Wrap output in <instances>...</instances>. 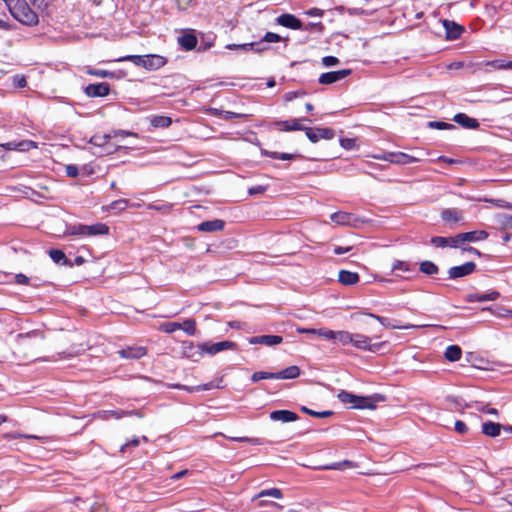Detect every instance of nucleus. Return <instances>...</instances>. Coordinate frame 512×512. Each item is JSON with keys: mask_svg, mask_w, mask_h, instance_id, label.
<instances>
[{"mask_svg": "<svg viewBox=\"0 0 512 512\" xmlns=\"http://www.w3.org/2000/svg\"><path fill=\"white\" fill-rule=\"evenodd\" d=\"M354 464L350 460H344L342 462H334L321 467L323 470H342L345 468H352Z\"/></svg>", "mask_w": 512, "mask_h": 512, "instance_id": "obj_39", "label": "nucleus"}, {"mask_svg": "<svg viewBox=\"0 0 512 512\" xmlns=\"http://www.w3.org/2000/svg\"><path fill=\"white\" fill-rule=\"evenodd\" d=\"M260 43L258 42H252V43H247V44H232V45H228L227 47L229 49H243V50H248V49H254V46H258Z\"/></svg>", "mask_w": 512, "mask_h": 512, "instance_id": "obj_59", "label": "nucleus"}, {"mask_svg": "<svg viewBox=\"0 0 512 512\" xmlns=\"http://www.w3.org/2000/svg\"><path fill=\"white\" fill-rule=\"evenodd\" d=\"M166 63L167 59L164 56L158 54H148L145 55L144 69L149 71L158 70L165 66Z\"/></svg>", "mask_w": 512, "mask_h": 512, "instance_id": "obj_11", "label": "nucleus"}, {"mask_svg": "<svg viewBox=\"0 0 512 512\" xmlns=\"http://www.w3.org/2000/svg\"><path fill=\"white\" fill-rule=\"evenodd\" d=\"M264 379H276V372L257 371L251 376L252 382H258Z\"/></svg>", "mask_w": 512, "mask_h": 512, "instance_id": "obj_45", "label": "nucleus"}, {"mask_svg": "<svg viewBox=\"0 0 512 512\" xmlns=\"http://www.w3.org/2000/svg\"><path fill=\"white\" fill-rule=\"evenodd\" d=\"M454 429L460 435L466 434L468 432V430H469L468 426L466 425V423L461 421V420H457L455 422Z\"/></svg>", "mask_w": 512, "mask_h": 512, "instance_id": "obj_58", "label": "nucleus"}, {"mask_svg": "<svg viewBox=\"0 0 512 512\" xmlns=\"http://www.w3.org/2000/svg\"><path fill=\"white\" fill-rule=\"evenodd\" d=\"M301 411H303L304 413H306V414H308L310 416L316 417V418H327V417H329V416H331L333 414V412L330 411V410L317 412V411L309 409V408H307L305 406H303L301 408Z\"/></svg>", "mask_w": 512, "mask_h": 512, "instance_id": "obj_47", "label": "nucleus"}, {"mask_svg": "<svg viewBox=\"0 0 512 512\" xmlns=\"http://www.w3.org/2000/svg\"><path fill=\"white\" fill-rule=\"evenodd\" d=\"M236 347V343L232 341H222L217 343H203L196 346L198 349V353L203 355L204 353L215 355L221 351L234 349Z\"/></svg>", "mask_w": 512, "mask_h": 512, "instance_id": "obj_2", "label": "nucleus"}, {"mask_svg": "<svg viewBox=\"0 0 512 512\" xmlns=\"http://www.w3.org/2000/svg\"><path fill=\"white\" fill-rule=\"evenodd\" d=\"M5 150H19V151H27L30 148L36 147L35 142L25 140L21 142H8L4 144H0Z\"/></svg>", "mask_w": 512, "mask_h": 512, "instance_id": "obj_28", "label": "nucleus"}, {"mask_svg": "<svg viewBox=\"0 0 512 512\" xmlns=\"http://www.w3.org/2000/svg\"><path fill=\"white\" fill-rule=\"evenodd\" d=\"M49 256L50 258L57 264L59 263H67L68 259L65 255V253L62 250L59 249H51L49 250Z\"/></svg>", "mask_w": 512, "mask_h": 512, "instance_id": "obj_43", "label": "nucleus"}, {"mask_svg": "<svg viewBox=\"0 0 512 512\" xmlns=\"http://www.w3.org/2000/svg\"><path fill=\"white\" fill-rule=\"evenodd\" d=\"M508 62L509 61L497 59V60H492V61H486L483 64L485 66H490L496 70H502V69H508V67L511 66L510 64H508Z\"/></svg>", "mask_w": 512, "mask_h": 512, "instance_id": "obj_48", "label": "nucleus"}, {"mask_svg": "<svg viewBox=\"0 0 512 512\" xmlns=\"http://www.w3.org/2000/svg\"><path fill=\"white\" fill-rule=\"evenodd\" d=\"M322 63L326 67L335 66L339 63V59L335 56H325L322 58Z\"/></svg>", "mask_w": 512, "mask_h": 512, "instance_id": "obj_60", "label": "nucleus"}, {"mask_svg": "<svg viewBox=\"0 0 512 512\" xmlns=\"http://www.w3.org/2000/svg\"><path fill=\"white\" fill-rule=\"evenodd\" d=\"M283 342V337L279 335H260L249 339L250 344H261L266 346H274Z\"/></svg>", "mask_w": 512, "mask_h": 512, "instance_id": "obj_13", "label": "nucleus"}, {"mask_svg": "<svg viewBox=\"0 0 512 512\" xmlns=\"http://www.w3.org/2000/svg\"><path fill=\"white\" fill-rule=\"evenodd\" d=\"M266 186L256 185L249 188L248 193L250 195L262 194L266 191Z\"/></svg>", "mask_w": 512, "mask_h": 512, "instance_id": "obj_64", "label": "nucleus"}, {"mask_svg": "<svg viewBox=\"0 0 512 512\" xmlns=\"http://www.w3.org/2000/svg\"><path fill=\"white\" fill-rule=\"evenodd\" d=\"M485 201L492 203L495 206L500 207V208L512 209V203L506 202L504 200H500V199H489L488 200V199H486Z\"/></svg>", "mask_w": 512, "mask_h": 512, "instance_id": "obj_57", "label": "nucleus"}, {"mask_svg": "<svg viewBox=\"0 0 512 512\" xmlns=\"http://www.w3.org/2000/svg\"><path fill=\"white\" fill-rule=\"evenodd\" d=\"M384 400L385 397L379 394H374L372 396H358L356 408L375 409L377 402Z\"/></svg>", "mask_w": 512, "mask_h": 512, "instance_id": "obj_10", "label": "nucleus"}, {"mask_svg": "<svg viewBox=\"0 0 512 512\" xmlns=\"http://www.w3.org/2000/svg\"><path fill=\"white\" fill-rule=\"evenodd\" d=\"M111 139V135L109 134H96L91 137L90 143L95 146H104Z\"/></svg>", "mask_w": 512, "mask_h": 512, "instance_id": "obj_46", "label": "nucleus"}, {"mask_svg": "<svg viewBox=\"0 0 512 512\" xmlns=\"http://www.w3.org/2000/svg\"><path fill=\"white\" fill-rule=\"evenodd\" d=\"M300 376V368L296 365L289 366L276 372V379H295Z\"/></svg>", "mask_w": 512, "mask_h": 512, "instance_id": "obj_29", "label": "nucleus"}, {"mask_svg": "<svg viewBox=\"0 0 512 512\" xmlns=\"http://www.w3.org/2000/svg\"><path fill=\"white\" fill-rule=\"evenodd\" d=\"M266 496L281 499L283 497V493L282 490L279 488L263 489L252 498V501Z\"/></svg>", "mask_w": 512, "mask_h": 512, "instance_id": "obj_33", "label": "nucleus"}, {"mask_svg": "<svg viewBox=\"0 0 512 512\" xmlns=\"http://www.w3.org/2000/svg\"><path fill=\"white\" fill-rule=\"evenodd\" d=\"M262 155H265V156L273 158V159H279V160H294V159L300 157V155H297V154L280 153V152L267 151V150H262Z\"/></svg>", "mask_w": 512, "mask_h": 512, "instance_id": "obj_34", "label": "nucleus"}, {"mask_svg": "<svg viewBox=\"0 0 512 512\" xmlns=\"http://www.w3.org/2000/svg\"><path fill=\"white\" fill-rule=\"evenodd\" d=\"M277 23L283 27L290 28L293 30H300V29H302V26H303L300 19L295 17L293 14H288V13L281 14L277 18Z\"/></svg>", "mask_w": 512, "mask_h": 512, "instance_id": "obj_12", "label": "nucleus"}, {"mask_svg": "<svg viewBox=\"0 0 512 512\" xmlns=\"http://www.w3.org/2000/svg\"><path fill=\"white\" fill-rule=\"evenodd\" d=\"M512 432V426H502L499 423L487 421L482 424V433L489 437H497L500 435L501 429Z\"/></svg>", "mask_w": 512, "mask_h": 512, "instance_id": "obj_9", "label": "nucleus"}, {"mask_svg": "<svg viewBox=\"0 0 512 512\" xmlns=\"http://www.w3.org/2000/svg\"><path fill=\"white\" fill-rule=\"evenodd\" d=\"M300 121H310L306 118L301 119H291V120H284V121H276L273 123L274 127L278 129L279 131H305L306 127L302 126L300 124Z\"/></svg>", "mask_w": 512, "mask_h": 512, "instance_id": "obj_6", "label": "nucleus"}, {"mask_svg": "<svg viewBox=\"0 0 512 512\" xmlns=\"http://www.w3.org/2000/svg\"><path fill=\"white\" fill-rule=\"evenodd\" d=\"M305 134L307 138L312 142L316 143L320 139L331 140L335 136V131L331 128H312L306 127Z\"/></svg>", "mask_w": 512, "mask_h": 512, "instance_id": "obj_4", "label": "nucleus"}, {"mask_svg": "<svg viewBox=\"0 0 512 512\" xmlns=\"http://www.w3.org/2000/svg\"><path fill=\"white\" fill-rule=\"evenodd\" d=\"M121 358L140 359L147 354V349L142 346L126 347L118 351Z\"/></svg>", "mask_w": 512, "mask_h": 512, "instance_id": "obj_15", "label": "nucleus"}, {"mask_svg": "<svg viewBox=\"0 0 512 512\" xmlns=\"http://www.w3.org/2000/svg\"><path fill=\"white\" fill-rule=\"evenodd\" d=\"M500 297V293L496 290H493L489 293H470L466 296V301L469 303L474 302H485V301H495Z\"/></svg>", "mask_w": 512, "mask_h": 512, "instance_id": "obj_14", "label": "nucleus"}, {"mask_svg": "<svg viewBox=\"0 0 512 512\" xmlns=\"http://www.w3.org/2000/svg\"><path fill=\"white\" fill-rule=\"evenodd\" d=\"M350 69H341L337 71H330L320 75L318 81L320 84L329 85L344 79L351 74Z\"/></svg>", "mask_w": 512, "mask_h": 512, "instance_id": "obj_5", "label": "nucleus"}, {"mask_svg": "<svg viewBox=\"0 0 512 512\" xmlns=\"http://www.w3.org/2000/svg\"><path fill=\"white\" fill-rule=\"evenodd\" d=\"M150 124L154 128H167L172 124V119L168 116L155 115L151 117Z\"/></svg>", "mask_w": 512, "mask_h": 512, "instance_id": "obj_32", "label": "nucleus"}, {"mask_svg": "<svg viewBox=\"0 0 512 512\" xmlns=\"http://www.w3.org/2000/svg\"><path fill=\"white\" fill-rule=\"evenodd\" d=\"M66 174L69 177L76 178L79 175V169L78 166L69 164L65 168Z\"/></svg>", "mask_w": 512, "mask_h": 512, "instance_id": "obj_62", "label": "nucleus"}, {"mask_svg": "<svg viewBox=\"0 0 512 512\" xmlns=\"http://www.w3.org/2000/svg\"><path fill=\"white\" fill-rule=\"evenodd\" d=\"M360 276L356 272L341 270L338 274V281L346 286L355 285L359 282Z\"/></svg>", "mask_w": 512, "mask_h": 512, "instance_id": "obj_24", "label": "nucleus"}, {"mask_svg": "<svg viewBox=\"0 0 512 512\" xmlns=\"http://www.w3.org/2000/svg\"><path fill=\"white\" fill-rule=\"evenodd\" d=\"M305 95V92L304 91H301V90H298V91H290V92H287L285 95H284V99L289 102V101H292L294 100L295 98H298V97H301V96H304Z\"/></svg>", "mask_w": 512, "mask_h": 512, "instance_id": "obj_61", "label": "nucleus"}, {"mask_svg": "<svg viewBox=\"0 0 512 512\" xmlns=\"http://www.w3.org/2000/svg\"><path fill=\"white\" fill-rule=\"evenodd\" d=\"M3 437L5 439H20V438L40 439V440H44L45 439L44 437H38V436H35V435L21 434V433H6V434H4Z\"/></svg>", "mask_w": 512, "mask_h": 512, "instance_id": "obj_51", "label": "nucleus"}, {"mask_svg": "<svg viewBox=\"0 0 512 512\" xmlns=\"http://www.w3.org/2000/svg\"><path fill=\"white\" fill-rule=\"evenodd\" d=\"M128 205V200L126 199H119V200H115L111 203V208L112 209H125Z\"/></svg>", "mask_w": 512, "mask_h": 512, "instance_id": "obj_63", "label": "nucleus"}, {"mask_svg": "<svg viewBox=\"0 0 512 512\" xmlns=\"http://www.w3.org/2000/svg\"><path fill=\"white\" fill-rule=\"evenodd\" d=\"M353 333L348 331H337L335 335V340L343 345L353 344Z\"/></svg>", "mask_w": 512, "mask_h": 512, "instance_id": "obj_41", "label": "nucleus"}, {"mask_svg": "<svg viewBox=\"0 0 512 512\" xmlns=\"http://www.w3.org/2000/svg\"><path fill=\"white\" fill-rule=\"evenodd\" d=\"M392 270H400L403 272H411L414 270V265L407 261L395 260L392 264Z\"/></svg>", "mask_w": 512, "mask_h": 512, "instance_id": "obj_44", "label": "nucleus"}, {"mask_svg": "<svg viewBox=\"0 0 512 512\" xmlns=\"http://www.w3.org/2000/svg\"><path fill=\"white\" fill-rule=\"evenodd\" d=\"M462 234L459 233L455 236L448 237V247L451 248H460L464 244L462 240Z\"/></svg>", "mask_w": 512, "mask_h": 512, "instance_id": "obj_52", "label": "nucleus"}, {"mask_svg": "<svg viewBox=\"0 0 512 512\" xmlns=\"http://www.w3.org/2000/svg\"><path fill=\"white\" fill-rule=\"evenodd\" d=\"M443 26L445 27L446 30V37L449 40L458 39L464 32V28L461 25L455 23L454 21L445 19L443 20Z\"/></svg>", "mask_w": 512, "mask_h": 512, "instance_id": "obj_16", "label": "nucleus"}, {"mask_svg": "<svg viewBox=\"0 0 512 512\" xmlns=\"http://www.w3.org/2000/svg\"><path fill=\"white\" fill-rule=\"evenodd\" d=\"M419 269L422 273L426 275H435L439 272L438 266L429 260L422 261L420 263Z\"/></svg>", "mask_w": 512, "mask_h": 512, "instance_id": "obj_37", "label": "nucleus"}, {"mask_svg": "<svg viewBox=\"0 0 512 512\" xmlns=\"http://www.w3.org/2000/svg\"><path fill=\"white\" fill-rule=\"evenodd\" d=\"M262 41L268 42V43H276L282 41V37L276 33L273 32H267Z\"/></svg>", "mask_w": 512, "mask_h": 512, "instance_id": "obj_56", "label": "nucleus"}, {"mask_svg": "<svg viewBox=\"0 0 512 512\" xmlns=\"http://www.w3.org/2000/svg\"><path fill=\"white\" fill-rule=\"evenodd\" d=\"M180 329L188 335H195L197 331L196 321L194 319H186L183 323H180Z\"/></svg>", "mask_w": 512, "mask_h": 512, "instance_id": "obj_42", "label": "nucleus"}, {"mask_svg": "<svg viewBox=\"0 0 512 512\" xmlns=\"http://www.w3.org/2000/svg\"><path fill=\"white\" fill-rule=\"evenodd\" d=\"M298 418V415L290 410H275L270 413V419L273 421L294 422Z\"/></svg>", "mask_w": 512, "mask_h": 512, "instance_id": "obj_19", "label": "nucleus"}, {"mask_svg": "<svg viewBox=\"0 0 512 512\" xmlns=\"http://www.w3.org/2000/svg\"><path fill=\"white\" fill-rule=\"evenodd\" d=\"M85 230H86V225L78 223V224L67 226V228L65 230V235L66 236L85 237Z\"/></svg>", "mask_w": 512, "mask_h": 512, "instance_id": "obj_35", "label": "nucleus"}, {"mask_svg": "<svg viewBox=\"0 0 512 512\" xmlns=\"http://www.w3.org/2000/svg\"><path fill=\"white\" fill-rule=\"evenodd\" d=\"M88 97H105L110 93V85L107 82L89 84L84 89Z\"/></svg>", "mask_w": 512, "mask_h": 512, "instance_id": "obj_8", "label": "nucleus"}, {"mask_svg": "<svg viewBox=\"0 0 512 512\" xmlns=\"http://www.w3.org/2000/svg\"><path fill=\"white\" fill-rule=\"evenodd\" d=\"M453 120L467 129H477L479 127V122L475 118H471L464 113H458L454 116Z\"/></svg>", "mask_w": 512, "mask_h": 512, "instance_id": "obj_25", "label": "nucleus"}, {"mask_svg": "<svg viewBox=\"0 0 512 512\" xmlns=\"http://www.w3.org/2000/svg\"><path fill=\"white\" fill-rule=\"evenodd\" d=\"M159 330L165 333H173L180 330V323L178 322H166L160 325Z\"/></svg>", "mask_w": 512, "mask_h": 512, "instance_id": "obj_49", "label": "nucleus"}, {"mask_svg": "<svg viewBox=\"0 0 512 512\" xmlns=\"http://www.w3.org/2000/svg\"><path fill=\"white\" fill-rule=\"evenodd\" d=\"M109 233V226L105 223L86 225L85 237L103 236Z\"/></svg>", "mask_w": 512, "mask_h": 512, "instance_id": "obj_22", "label": "nucleus"}, {"mask_svg": "<svg viewBox=\"0 0 512 512\" xmlns=\"http://www.w3.org/2000/svg\"><path fill=\"white\" fill-rule=\"evenodd\" d=\"M386 342H379V343H371V338L356 333L353 336V346L357 349L364 350V351H370V352H377L383 345H385Z\"/></svg>", "mask_w": 512, "mask_h": 512, "instance_id": "obj_3", "label": "nucleus"}, {"mask_svg": "<svg viewBox=\"0 0 512 512\" xmlns=\"http://www.w3.org/2000/svg\"><path fill=\"white\" fill-rule=\"evenodd\" d=\"M330 219L337 225L349 226L352 225L356 218L352 213L338 211L332 213Z\"/></svg>", "mask_w": 512, "mask_h": 512, "instance_id": "obj_21", "label": "nucleus"}, {"mask_svg": "<svg viewBox=\"0 0 512 512\" xmlns=\"http://www.w3.org/2000/svg\"><path fill=\"white\" fill-rule=\"evenodd\" d=\"M133 411L124 410H102L96 412L94 418L101 420H109L110 418L121 419L124 416L132 415Z\"/></svg>", "mask_w": 512, "mask_h": 512, "instance_id": "obj_18", "label": "nucleus"}, {"mask_svg": "<svg viewBox=\"0 0 512 512\" xmlns=\"http://www.w3.org/2000/svg\"><path fill=\"white\" fill-rule=\"evenodd\" d=\"M444 356L448 361L455 362L460 360L462 350L458 345H450L446 348Z\"/></svg>", "mask_w": 512, "mask_h": 512, "instance_id": "obj_31", "label": "nucleus"}, {"mask_svg": "<svg viewBox=\"0 0 512 512\" xmlns=\"http://www.w3.org/2000/svg\"><path fill=\"white\" fill-rule=\"evenodd\" d=\"M463 242H478L486 240L489 237L488 232L485 230H475L470 232L461 233Z\"/></svg>", "mask_w": 512, "mask_h": 512, "instance_id": "obj_27", "label": "nucleus"}, {"mask_svg": "<svg viewBox=\"0 0 512 512\" xmlns=\"http://www.w3.org/2000/svg\"><path fill=\"white\" fill-rule=\"evenodd\" d=\"M197 37L192 33H186L179 37V44L186 51L193 50L197 45Z\"/></svg>", "mask_w": 512, "mask_h": 512, "instance_id": "obj_30", "label": "nucleus"}, {"mask_svg": "<svg viewBox=\"0 0 512 512\" xmlns=\"http://www.w3.org/2000/svg\"><path fill=\"white\" fill-rule=\"evenodd\" d=\"M225 227V221L221 219H214L201 222L197 229L201 232L211 233L216 231H222Z\"/></svg>", "mask_w": 512, "mask_h": 512, "instance_id": "obj_17", "label": "nucleus"}, {"mask_svg": "<svg viewBox=\"0 0 512 512\" xmlns=\"http://www.w3.org/2000/svg\"><path fill=\"white\" fill-rule=\"evenodd\" d=\"M430 242L438 248L448 247V237L434 236L431 238Z\"/></svg>", "mask_w": 512, "mask_h": 512, "instance_id": "obj_53", "label": "nucleus"}, {"mask_svg": "<svg viewBox=\"0 0 512 512\" xmlns=\"http://www.w3.org/2000/svg\"><path fill=\"white\" fill-rule=\"evenodd\" d=\"M499 222L503 229L512 230V215H502Z\"/></svg>", "mask_w": 512, "mask_h": 512, "instance_id": "obj_54", "label": "nucleus"}, {"mask_svg": "<svg viewBox=\"0 0 512 512\" xmlns=\"http://www.w3.org/2000/svg\"><path fill=\"white\" fill-rule=\"evenodd\" d=\"M365 315L377 320L381 325H383L384 327L386 328H392V329H410V328H414L415 326L414 325H411V324H405V325H401V324H395V323H392L388 318H385V317H382V316H379V315H376V314H373V313H364Z\"/></svg>", "mask_w": 512, "mask_h": 512, "instance_id": "obj_26", "label": "nucleus"}, {"mask_svg": "<svg viewBox=\"0 0 512 512\" xmlns=\"http://www.w3.org/2000/svg\"><path fill=\"white\" fill-rule=\"evenodd\" d=\"M86 73L88 75L101 77V78L113 77L112 72H110L108 70H103V69L88 68Z\"/></svg>", "mask_w": 512, "mask_h": 512, "instance_id": "obj_50", "label": "nucleus"}, {"mask_svg": "<svg viewBox=\"0 0 512 512\" xmlns=\"http://www.w3.org/2000/svg\"><path fill=\"white\" fill-rule=\"evenodd\" d=\"M11 15L20 23L35 26L39 22L38 14L28 5L26 0H3Z\"/></svg>", "mask_w": 512, "mask_h": 512, "instance_id": "obj_1", "label": "nucleus"}, {"mask_svg": "<svg viewBox=\"0 0 512 512\" xmlns=\"http://www.w3.org/2000/svg\"><path fill=\"white\" fill-rule=\"evenodd\" d=\"M338 399L343 404H350L351 407L356 408L358 396L347 391H340L337 395Z\"/></svg>", "mask_w": 512, "mask_h": 512, "instance_id": "obj_36", "label": "nucleus"}, {"mask_svg": "<svg viewBox=\"0 0 512 512\" xmlns=\"http://www.w3.org/2000/svg\"><path fill=\"white\" fill-rule=\"evenodd\" d=\"M389 157L391 158L390 163L398 164V165H407L411 163H416L420 159L404 152H390Z\"/></svg>", "mask_w": 512, "mask_h": 512, "instance_id": "obj_20", "label": "nucleus"}, {"mask_svg": "<svg viewBox=\"0 0 512 512\" xmlns=\"http://www.w3.org/2000/svg\"><path fill=\"white\" fill-rule=\"evenodd\" d=\"M476 270V264L472 261L459 266L451 267L448 270L449 278L457 279L472 274Z\"/></svg>", "mask_w": 512, "mask_h": 512, "instance_id": "obj_7", "label": "nucleus"}, {"mask_svg": "<svg viewBox=\"0 0 512 512\" xmlns=\"http://www.w3.org/2000/svg\"><path fill=\"white\" fill-rule=\"evenodd\" d=\"M483 311H490L495 316L499 318H512V310L507 309L505 307H498L495 310L492 307H485L482 309Z\"/></svg>", "mask_w": 512, "mask_h": 512, "instance_id": "obj_40", "label": "nucleus"}, {"mask_svg": "<svg viewBox=\"0 0 512 512\" xmlns=\"http://www.w3.org/2000/svg\"><path fill=\"white\" fill-rule=\"evenodd\" d=\"M118 62L129 61L138 67L144 68L145 55H127L117 59Z\"/></svg>", "mask_w": 512, "mask_h": 512, "instance_id": "obj_38", "label": "nucleus"}, {"mask_svg": "<svg viewBox=\"0 0 512 512\" xmlns=\"http://www.w3.org/2000/svg\"><path fill=\"white\" fill-rule=\"evenodd\" d=\"M340 145L346 150L354 149L356 146V140L353 138H341Z\"/></svg>", "mask_w": 512, "mask_h": 512, "instance_id": "obj_55", "label": "nucleus"}, {"mask_svg": "<svg viewBox=\"0 0 512 512\" xmlns=\"http://www.w3.org/2000/svg\"><path fill=\"white\" fill-rule=\"evenodd\" d=\"M441 218L447 224H456L463 219V215L455 208H447L441 212Z\"/></svg>", "mask_w": 512, "mask_h": 512, "instance_id": "obj_23", "label": "nucleus"}]
</instances>
